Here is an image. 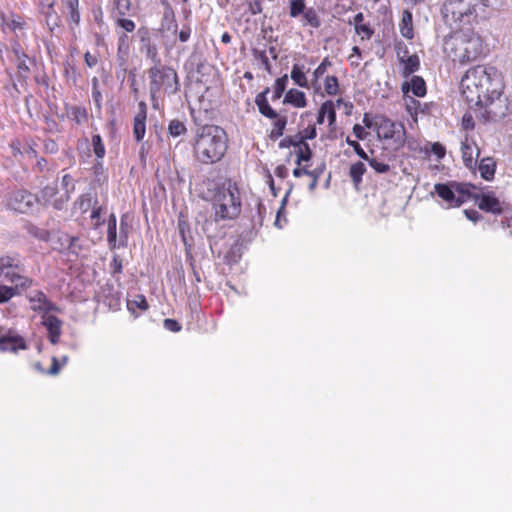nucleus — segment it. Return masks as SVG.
<instances>
[{"instance_id":"obj_57","label":"nucleus","mask_w":512,"mask_h":512,"mask_svg":"<svg viewBox=\"0 0 512 512\" xmlns=\"http://www.w3.org/2000/svg\"><path fill=\"white\" fill-rule=\"evenodd\" d=\"M66 7L70 12L76 11L79 8V1L78 0H66L65 1Z\"/></svg>"},{"instance_id":"obj_40","label":"nucleus","mask_w":512,"mask_h":512,"mask_svg":"<svg viewBox=\"0 0 512 512\" xmlns=\"http://www.w3.org/2000/svg\"><path fill=\"white\" fill-rule=\"evenodd\" d=\"M346 143L353 148V150L355 151V153L363 160H369V156L368 154L363 150V148L361 147V145L355 141V140H351L350 137H347L346 138Z\"/></svg>"},{"instance_id":"obj_36","label":"nucleus","mask_w":512,"mask_h":512,"mask_svg":"<svg viewBox=\"0 0 512 512\" xmlns=\"http://www.w3.org/2000/svg\"><path fill=\"white\" fill-rule=\"evenodd\" d=\"M296 164L299 166L302 162L309 161L312 156L311 149L308 144H305L304 146L300 147L296 150Z\"/></svg>"},{"instance_id":"obj_39","label":"nucleus","mask_w":512,"mask_h":512,"mask_svg":"<svg viewBox=\"0 0 512 512\" xmlns=\"http://www.w3.org/2000/svg\"><path fill=\"white\" fill-rule=\"evenodd\" d=\"M369 165L377 172V173H381V174H384V173H387L389 170H390V166L383 162V161H380L378 160L377 158H370L369 157V160H366Z\"/></svg>"},{"instance_id":"obj_7","label":"nucleus","mask_w":512,"mask_h":512,"mask_svg":"<svg viewBox=\"0 0 512 512\" xmlns=\"http://www.w3.org/2000/svg\"><path fill=\"white\" fill-rule=\"evenodd\" d=\"M472 188L473 186L467 183L450 181L435 184L433 193L442 199L447 208L459 207L472 198Z\"/></svg>"},{"instance_id":"obj_1","label":"nucleus","mask_w":512,"mask_h":512,"mask_svg":"<svg viewBox=\"0 0 512 512\" xmlns=\"http://www.w3.org/2000/svg\"><path fill=\"white\" fill-rule=\"evenodd\" d=\"M462 96L470 108L488 107L502 94V83L494 67L477 65L461 79Z\"/></svg>"},{"instance_id":"obj_11","label":"nucleus","mask_w":512,"mask_h":512,"mask_svg":"<svg viewBox=\"0 0 512 512\" xmlns=\"http://www.w3.org/2000/svg\"><path fill=\"white\" fill-rule=\"evenodd\" d=\"M289 15L291 18H299L302 26H310L312 28H319L321 20L312 7L306 6V0H290L289 1Z\"/></svg>"},{"instance_id":"obj_27","label":"nucleus","mask_w":512,"mask_h":512,"mask_svg":"<svg viewBox=\"0 0 512 512\" xmlns=\"http://www.w3.org/2000/svg\"><path fill=\"white\" fill-rule=\"evenodd\" d=\"M366 172V167L363 162H356L350 166L349 175L355 186H358L362 182V177Z\"/></svg>"},{"instance_id":"obj_22","label":"nucleus","mask_w":512,"mask_h":512,"mask_svg":"<svg viewBox=\"0 0 512 512\" xmlns=\"http://www.w3.org/2000/svg\"><path fill=\"white\" fill-rule=\"evenodd\" d=\"M269 92V89L267 88L264 92L258 94L255 98V103L259 109V112L270 119H276L278 117L277 112L272 109V107L269 105L268 100L266 98V94Z\"/></svg>"},{"instance_id":"obj_26","label":"nucleus","mask_w":512,"mask_h":512,"mask_svg":"<svg viewBox=\"0 0 512 512\" xmlns=\"http://www.w3.org/2000/svg\"><path fill=\"white\" fill-rule=\"evenodd\" d=\"M291 79L300 87L308 88V81L304 73V66L294 64L291 70Z\"/></svg>"},{"instance_id":"obj_49","label":"nucleus","mask_w":512,"mask_h":512,"mask_svg":"<svg viewBox=\"0 0 512 512\" xmlns=\"http://www.w3.org/2000/svg\"><path fill=\"white\" fill-rule=\"evenodd\" d=\"M353 134L357 139L364 140L367 137V132L365 131V128L361 126L360 124H355L353 126Z\"/></svg>"},{"instance_id":"obj_6","label":"nucleus","mask_w":512,"mask_h":512,"mask_svg":"<svg viewBox=\"0 0 512 512\" xmlns=\"http://www.w3.org/2000/svg\"><path fill=\"white\" fill-rule=\"evenodd\" d=\"M75 190L74 179L71 175L62 176L60 186L56 184L45 186L40 192L39 201L52 206L56 210H63Z\"/></svg>"},{"instance_id":"obj_20","label":"nucleus","mask_w":512,"mask_h":512,"mask_svg":"<svg viewBox=\"0 0 512 512\" xmlns=\"http://www.w3.org/2000/svg\"><path fill=\"white\" fill-rule=\"evenodd\" d=\"M404 93L411 91L417 97H423L426 94V85L424 80L419 76H413L410 81L402 84Z\"/></svg>"},{"instance_id":"obj_25","label":"nucleus","mask_w":512,"mask_h":512,"mask_svg":"<svg viewBox=\"0 0 512 512\" xmlns=\"http://www.w3.org/2000/svg\"><path fill=\"white\" fill-rule=\"evenodd\" d=\"M495 167L496 163L492 158H483L479 163L481 177L485 180H491L495 174Z\"/></svg>"},{"instance_id":"obj_33","label":"nucleus","mask_w":512,"mask_h":512,"mask_svg":"<svg viewBox=\"0 0 512 512\" xmlns=\"http://www.w3.org/2000/svg\"><path fill=\"white\" fill-rule=\"evenodd\" d=\"M41 12L45 16L46 24L48 25L51 31H53L55 27L59 26V17L55 10L54 12H52L51 10L45 8L41 9Z\"/></svg>"},{"instance_id":"obj_18","label":"nucleus","mask_w":512,"mask_h":512,"mask_svg":"<svg viewBox=\"0 0 512 512\" xmlns=\"http://www.w3.org/2000/svg\"><path fill=\"white\" fill-rule=\"evenodd\" d=\"M43 324L48 331V337L50 342L52 344L58 343L61 335V320L53 315H46L44 316Z\"/></svg>"},{"instance_id":"obj_17","label":"nucleus","mask_w":512,"mask_h":512,"mask_svg":"<svg viewBox=\"0 0 512 512\" xmlns=\"http://www.w3.org/2000/svg\"><path fill=\"white\" fill-rule=\"evenodd\" d=\"M29 300L31 309L34 311L48 313L56 310L55 305L41 291H36L30 296Z\"/></svg>"},{"instance_id":"obj_64","label":"nucleus","mask_w":512,"mask_h":512,"mask_svg":"<svg viewBox=\"0 0 512 512\" xmlns=\"http://www.w3.org/2000/svg\"><path fill=\"white\" fill-rule=\"evenodd\" d=\"M57 144L55 143V141L53 140H49L48 142L45 143V150L50 152V153H54L57 151Z\"/></svg>"},{"instance_id":"obj_21","label":"nucleus","mask_w":512,"mask_h":512,"mask_svg":"<svg viewBox=\"0 0 512 512\" xmlns=\"http://www.w3.org/2000/svg\"><path fill=\"white\" fill-rule=\"evenodd\" d=\"M283 103L290 104L296 108H304L307 106L306 95L300 90L290 89L286 92Z\"/></svg>"},{"instance_id":"obj_28","label":"nucleus","mask_w":512,"mask_h":512,"mask_svg":"<svg viewBox=\"0 0 512 512\" xmlns=\"http://www.w3.org/2000/svg\"><path fill=\"white\" fill-rule=\"evenodd\" d=\"M186 132H187V128H186V125L184 124V122H182L178 119H173L170 121V123L168 125V133L170 136L179 137V136L184 135Z\"/></svg>"},{"instance_id":"obj_38","label":"nucleus","mask_w":512,"mask_h":512,"mask_svg":"<svg viewBox=\"0 0 512 512\" xmlns=\"http://www.w3.org/2000/svg\"><path fill=\"white\" fill-rule=\"evenodd\" d=\"M324 169H325V164L322 163L320 166L314 168L313 170H311L309 172V177H311V179H312L311 183L308 186L310 191H313L316 188V186L318 184V179L322 175Z\"/></svg>"},{"instance_id":"obj_45","label":"nucleus","mask_w":512,"mask_h":512,"mask_svg":"<svg viewBox=\"0 0 512 512\" xmlns=\"http://www.w3.org/2000/svg\"><path fill=\"white\" fill-rule=\"evenodd\" d=\"M82 212H86L90 206V197L88 195H81L75 202Z\"/></svg>"},{"instance_id":"obj_43","label":"nucleus","mask_w":512,"mask_h":512,"mask_svg":"<svg viewBox=\"0 0 512 512\" xmlns=\"http://www.w3.org/2000/svg\"><path fill=\"white\" fill-rule=\"evenodd\" d=\"M27 59H28V57L16 59L18 73L20 74L21 77H27V75L29 73L30 68L27 65Z\"/></svg>"},{"instance_id":"obj_62","label":"nucleus","mask_w":512,"mask_h":512,"mask_svg":"<svg viewBox=\"0 0 512 512\" xmlns=\"http://www.w3.org/2000/svg\"><path fill=\"white\" fill-rule=\"evenodd\" d=\"M13 53H14L16 59H18V58H27V55L23 52V50L21 49L19 44L14 45Z\"/></svg>"},{"instance_id":"obj_8","label":"nucleus","mask_w":512,"mask_h":512,"mask_svg":"<svg viewBox=\"0 0 512 512\" xmlns=\"http://www.w3.org/2000/svg\"><path fill=\"white\" fill-rule=\"evenodd\" d=\"M375 125L379 139L390 141L396 148L404 145L406 131L402 123L394 122L386 117H379Z\"/></svg>"},{"instance_id":"obj_12","label":"nucleus","mask_w":512,"mask_h":512,"mask_svg":"<svg viewBox=\"0 0 512 512\" xmlns=\"http://www.w3.org/2000/svg\"><path fill=\"white\" fill-rule=\"evenodd\" d=\"M39 199L27 190L13 191L7 198L6 207L19 213H30L34 210Z\"/></svg>"},{"instance_id":"obj_2","label":"nucleus","mask_w":512,"mask_h":512,"mask_svg":"<svg viewBox=\"0 0 512 512\" xmlns=\"http://www.w3.org/2000/svg\"><path fill=\"white\" fill-rule=\"evenodd\" d=\"M227 148V134L221 127L205 125L197 130L193 142V153L200 163L213 164L220 161Z\"/></svg>"},{"instance_id":"obj_56","label":"nucleus","mask_w":512,"mask_h":512,"mask_svg":"<svg viewBox=\"0 0 512 512\" xmlns=\"http://www.w3.org/2000/svg\"><path fill=\"white\" fill-rule=\"evenodd\" d=\"M302 137L304 138V140L306 141L307 139H314L316 137V128L313 126V127H309L307 129L304 130V134H301Z\"/></svg>"},{"instance_id":"obj_15","label":"nucleus","mask_w":512,"mask_h":512,"mask_svg":"<svg viewBox=\"0 0 512 512\" xmlns=\"http://www.w3.org/2000/svg\"><path fill=\"white\" fill-rule=\"evenodd\" d=\"M19 349H26V344L17 333L9 331L0 338V351L17 352Z\"/></svg>"},{"instance_id":"obj_9","label":"nucleus","mask_w":512,"mask_h":512,"mask_svg":"<svg viewBox=\"0 0 512 512\" xmlns=\"http://www.w3.org/2000/svg\"><path fill=\"white\" fill-rule=\"evenodd\" d=\"M474 13L472 0H447L442 8L446 22L465 23Z\"/></svg>"},{"instance_id":"obj_31","label":"nucleus","mask_w":512,"mask_h":512,"mask_svg":"<svg viewBox=\"0 0 512 512\" xmlns=\"http://www.w3.org/2000/svg\"><path fill=\"white\" fill-rule=\"evenodd\" d=\"M286 124H287L286 117H280V118L277 117L275 119V122L273 123V128L271 130V138L277 139V138L281 137L284 133Z\"/></svg>"},{"instance_id":"obj_59","label":"nucleus","mask_w":512,"mask_h":512,"mask_svg":"<svg viewBox=\"0 0 512 512\" xmlns=\"http://www.w3.org/2000/svg\"><path fill=\"white\" fill-rule=\"evenodd\" d=\"M191 35V29L189 27L184 28L179 33V39L181 42H186Z\"/></svg>"},{"instance_id":"obj_42","label":"nucleus","mask_w":512,"mask_h":512,"mask_svg":"<svg viewBox=\"0 0 512 512\" xmlns=\"http://www.w3.org/2000/svg\"><path fill=\"white\" fill-rule=\"evenodd\" d=\"M355 31L362 39H369L373 34V30L366 24H359Z\"/></svg>"},{"instance_id":"obj_60","label":"nucleus","mask_w":512,"mask_h":512,"mask_svg":"<svg viewBox=\"0 0 512 512\" xmlns=\"http://www.w3.org/2000/svg\"><path fill=\"white\" fill-rule=\"evenodd\" d=\"M69 20L71 23L78 25L80 22V13L79 10L73 11L69 13Z\"/></svg>"},{"instance_id":"obj_63","label":"nucleus","mask_w":512,"mask_h":512,"mask_svg":"<svg viewBox=\"0 0 512 512\" xmlns=\"http://www.w3.org/2000/svg\"><path fill=\"white\" fill-rule=\"evenodd\" d=\"M55 0H41V9L47 8L54 12Z\"/></svg>"},{"instance_id":"obj_37","label":"nucleus","mask_w":512,"mask_h":512,"mask_svg":"<svg viewBox=\"0 0 512 512\" xmlns=\"http://www.w3.org/2000/svg\"><path fill=\"white\" fill-rule=\"evenodd\" d=\"M128 36L123 34L119 37L118 43V57L121 59V65L125 62V56L128 54Z\"/></svg>"},{"instance_id":"obj_35","label":"nucleus","mask_w":512,"mask_h":512,"mask_svg":"<svg viewBox=\"0 0 512 512\" xmlns=\"http://www.w3.org/2000/svg\"><path fill=\"white\" fill-rule=\"evenodd\" d=\"M328 95H336L339 90L338 79L335 76H327L324 83Z\"/></svg>"},{"instance_id":"obj_61","label":"nucleus","mask_w":512,"mask_h":512,"mask_svg":"<svg viewBox=\"0 0 512 512\" xmlns=\"http://www.w3.org/2000/svg\"><path fill=\"white\" fill-rule=\"evenodd\" d=\"M364 15L363 13L359 12L354 17L353 20H350L349 23L353 24L355 27H357L359 24H363Z\"/></svg>"},{"instance_id":"obj_10","label":"nucleus","mask_w":512,"mask_h":512,"mask_svg":"<svg viewBox=\"0 0 512 512\" xmlns=\"http://www.w3.org/2000/svg\"><path fill=\"white\" fill-rule=\"evenodd\" d=\"M23 265L18 257H0V276L16 286L26 287L28 279L23 276Z\"/></svg>"},{"instance_id":"obj_34","label":"nucleus","mask_w":512,"mask_h":512,"mask_svg":"<svg viewBox=\"0 0 512 512\" xmlns=\"http://www.w3.org/2000/svg\"><path fill=\"white\" fill-rule=\"evenodd\" d=\"M17 287H10L6 285L0 286V304L8 302L17 294Z\"/></svg>"},{"instance_id":"obj_23","label":"nucleus","mask_w":512,"mask_h":512,"mask_svg":"<svg viewBox=\"0 0 512 512\" xmlns=\"http://www.w3.org/2000/svg\"><path fill=\"white\" fill-rule=\"evenodd\" d=\"M325 117L328 118L329 126H332L336 122L335 105L332 101L328 100L324 102L318 112L317 123L323 124Z\"/></svg>"},{"instance_id":"obj_48","label":"nucleus","mask_w":512,"mask_h":512,"mask_svg":"<svg viewBox=\"0 0 512 512\" xmlns=\"http://www.w3.org/2000/svg\"><path fill=\"white\" fill-rule=\"evenodd\" d=\"M133 305H136L141 310H146L148 308V304L143 296H138V300L128 302V308L130 310H133Z\"/></svg>"},{"instance_id":"obj_55","label":"nucleus","mask_w":512,"mask_h":512,"mask_svg":"<svg viewBox=\"0 0 512 512\" xmlns=\"http://www.w3.org/2000/svg\"><path fill=\"white\" fill-rule=\"evenodd\" d=\"M100 216H101V208L100 207L93 208L92 213H91V219L94 221L95 226H98L101 224Z\"/></svg>"},{"instance_id":"obj_52","label":"nucleus","mask_w":512,"mask_h":512,"mask_svg":"<svg viewBox=\"0 0 512 512\" xmlns=\"http://www.w3.org/2000/svg\"><path fill=\"white\" fill-rule=\"evenodd\" d=\"M61 367L62 365L59 363L58 359L56 357H53L52 365L47 373L50 375H56L59 373Z\"/></svg>"},{"instance_id":"obj_47","label":"nucleus","mask_w":512,"mask_h":512,"mask_svg":"<svg viewBox=\"0 0 512 512\" xmlns=\"http://www.w3.org/2000/svg\"><path fill=\"white\" fill-rule=\"evenodd\" d=\"M289 140H290L289 144H291V146L295 147L296 150L299 149L300 147L304 146L305 144H307L301 134L290 136Z\"/></svg>"},{"instance_id":"obj_29","label":"nucleus","mask_w":512,"mask_h":512,"mask_svg":"<svg viewBox=\"0 0 512 512\" xmlns=\"http://www.w3.org/2000/svg\"><path fill=\"white\" fill-rule=\"evenodd\" d=\"M116 223V216L114 214H111L108 220L107 227V240L111 247H115L117 242Z\"/></svg>"},{"instance_id":"obj_13","label":"nucleus","mask_w":512,"mask_h":512,"mask_svg":"<svg viewBox=\"0 0 512 512\" xmlns=\"http://www.w3.org/2000/svg\"><path fill=\"white\" fill-rule=\"evenodd\" d=\"M477 201L479 209L495 215H500L503 212V202H501L492 192L482 194H472V198Z\"/></svg>"},{"instance_id":"obj_50","label":"nucleus","mask_w":512,"mask_h":512,"mask_svg":"<svg viewBox=\"0 0 512 512\" xmlns=\"http://www.w3.org/2000/svg\"><path fill=\"white\" fill-rule=\"evenodd\" d=\"M85 63L88 67L93 68L98 63V57L95 54H91L90 52H86L84 55Z\"/></svg>"},{"instance_id":"obj_58","label":"nucleus","mask_w":512,"mask_h":512,"mask_svg":"<svg viewBox=\"0 0 512 512\" xmlns=\"http://www.w3.org/2000/svg\"><path fill=\"white\" fill-rule=\"evenodd\" d=\"M311 170H308L306 167H297L293 170V175L297 178L303 176V175H307L309 176V172Z\"/></svg>"},{"instance_id":"obj_51","label":"nucleus","mask_w":512,"mask_h":512,"mask_svg":"<svg viewBox=\"0 0 512 512\" xmlns=\"http://www.w3.org/2000/svg\"><path fill=\"white\" fill-rule=\"evenodd\" d=\"M431 151L439 159L445 156V148L440 143H434L431 147Z\"/></svg>"},{"instance_id":"obj_44","label":"nucleus","mask_w":512,"mask_h":512,"mask_svg":"<svg viewBox=\"0 0 512 512\" xmlns=\"http://www.w3.org/2000/svg\"><path fill=\"white\" fill-rule=\"evenodd\" d=\"M116 23L126 32H132L135 29V23L130 19L120 18Z\"/></svg>"},{"instance_id":"obj_16","label":"nucleus","mask_w":512,"mask_h":512,"mask_svg":"<svg viewBox=\"0 0 512 512\" xmlns=\"http://www.w3.org/2000/svg\"><path fill=\"white\" fill-rule=\"evenodd\" d=\"M398 59L400 63L402 64V76L408 77L412 73L416 72L419 69L420 66V59L416 54L408 55L407 49L403 51V54L401 52L397 53Z\"/></svg>"},{"instance_id":"obj_4","label":"nucleus","mask_w":512,"mask_h":512,"mask_svg":"<svg viewBox=\"0 0 512 512\" xmlns=\"http://www.w3.org/2000/svg\"><path fill=\"white\" fill-rule=\"evenodd\" d=\"M149 90L153 101L162 94H175L179 89L178 76L174 69L167 66H154L148 70Z\"/></svg>"},{"instance_id":"obj_24","label":"nucleus","mask_w":512,"mask_h":512,"mask_svg":"<svg viewBox=\"0 0 512 512\" xmlns=\"http://www.w3.org/2000/svg\"><path fill=\"white\" fill-rule=\"evenodd\" d=\"M400 33L403 37L407 39H412L414 36L413 33V23H412V13L408 10H405L402 15V19L400 22Z\"/></svg>"},{"instance_id":"obj_54","label":"nucleus","mask_w":512,"mask_h":512,"mask_svg":"<svg viewBox=\"0 0 512 512\" xmlns=\"http://www.w3.org/2000/svg\"><path fill=\"white\" fill-rule=\"evenodd\" d=\"M29 232L33 235H35L36 237L40 238V239H43V240H47L48 238V232L45 231V230H39L38 228L36 227H33L29 230Z\"/></svg>"},{"instance_id":"obj_32","label":"nucleus","mask_w":512,"mask_h":512,"mask_svg":"<svg viewBox=\"0 0 512 512\" xmlns=\"http://www.w3.org/2000/svg\"><path fill=\"white\" fill-rule=\"evenodd\" d=\"M92 147L96 157L98 159H103V157L105 156V146L99 134L92 136Z\"/></svg>"},{"instance_id":"obj_19","label":"nucleus","mask_w":512,"mask_h":512,"mask_svg":"<svg viewBox=\"0 0 512 512\" xmlns=\"http://www.w3.org/2000/svg\"><path fill=\"white\" fill-rule=\"evenodd\" d=\"M140 111L134 117L133 134L135 139L141 141L146 133V105L141 102L139 104Z\"/></svg>"},{"instance_id":"obj_46","label":"nucleus","mask_w":512,"mask_h":512,"mask_svg":"<svg viewBox=\"0 0 512 512\" xmlns=\"http://www.w3.org/2000/svg\"><path fill=\"white\" fill-rule=\"evenodd\" d=\"M164 328L171 332H179L181 325L174 319H165L163 322Z\"/></svg>"},{"instance_id":"obj_30","label":"nucleus","mask_w":512,"mask_h":512,"mask_svg":"<svg viewBox=\"0 0 512 512\" xmlns=\"http://www.w3.org/2000/svg\"><path fill=\"white\" fill-rule=\"evenodd\" d=\"M287 82H288L287 75L279 77V78H277L275 80L274 91H273V95H272V100L273 101L278 100V99L281 98V96L283 95V93H284V91L286 89Z\"/></svg>"},{"instance_id":"obj_41","label":"nucleus","mask_w":512,"mask_h":512,"mask_svg":"<svg viewBox=\"0 0 512 512\" xmlns=\"http://www.w3.org/2000/svg\"><path fill=\"white\" fill-rule=\"evenodd\" d=\"M330 65L331 62L327 58L323 59L320 65L313 72L314 79L317 81L320 77H322Z\"/></svg>"},{"instance_id":"obj_5","label":"nucleus","mask_w":512,"mask_h":512,"mask_svg":"<svg viewBox=\"0 0 512 512\" xmlns=\"http://www.w3.org/2000/svg\"><path fill=\"white\" fill-rule=\"evenodd\" d=\"M215 216L217 219H234L241 212V201L238 189L228 184L217 191L213 202Z\"/></svg>"},{"instance_id":"obj_53","label":"nucleus","mask_w":512,"mask_h":512,"mask_svg":"<svg viewBox=\"0 0 512 512\" xmlns=\"http://www.w3.org/2000/svg\"><path fill=\"white\" fill-rule=\"evenodd\" d=\"M464 213L466 215V217L472 221V222H477L481 219V215L478 211L476 210H464Z\"/></svg>"},{"instance_id":"obj_14","label":"nucleus","mask_w":512,"mask_h":512,"mask_svg":"<svg viewBox=\"0 0 512 512\" xmlns=\"http://www.w3.org/2000/svg\"><path fill=\"white\" fill-rule=\"evenodd\" d=\"M461 154L464 165L468 169H473L477 163L479 149L477 145L467 137L461 142Z\"/></svg>"},{"instance_id":"obj_3","label":"nucleus","mask_w":512,"mask_h":512,"mask_svg":"<svg viewBox=\"0 0 512 512\" xmlns=\"http://www.w3.org/2000/svg\"><path fill=\"white\" fill-rule=\"evenodd\" d=\"M444 51L454 62L465 64L481 54L482 41L474 33L456 32L445 39Z\"/></svg>"}]
</instances>
